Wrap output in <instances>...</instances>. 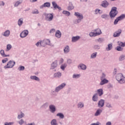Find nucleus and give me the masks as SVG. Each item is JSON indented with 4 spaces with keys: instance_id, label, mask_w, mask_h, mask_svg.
Returning <instances> with one entry per match:
<instances>
[{
    "instance_id": "f257e3e1",
    "label": "nucleus",
    "mask_w": 125,
    "mask_h": 125,
    "mask_svg": "<svg viewBox=\"0 0 125 125\" xmlns=\"http://www.w3.org/2000/svg\"><path fill=\"white\" fill-rule=\"evenodd\" d=\"M115 79L118 83H120V84L125 83V77L124 76L123 73H117L115 76Z\"/></svg>"
},
{
    "instance_id": "f03ea898",
    "label": "nucleus",
    "mask_w": 125,
    "mask_h": 125,
    "mask_svg": "<svg viewBox=\"0 0 125 125\" xmlns=\"http://www.w3.org/2000/svg\"><path fill=\"white\" fill-rule=\"evenodd\" d=\"M74 16H76L77 18L74 21L75 24H79V23H81L82 20L83 19V14L80 13L79 12H75L74 13Z\"/></svg>"
},
{
    "instance_id": "7ed1b4c3",
    "label": "nucleus",
    "mask_w": 125,
    "mask_h": 125,
    "mask_svg": "<svg viewBox=\"0 0 125 125\" xmlns=\"http://www.w3.org/2000/svg\"><path fill=\"white\" fill-rule=\"evenodd\" d=\"M116 7H113L111 8L110 12H109V16L111 19H113L117 16V14H118V12L117 11Z\"/></svg>"
},
{
    "instance_id": "20e7f679",
    "label": "nucleus",
    "mask_w": 125,
    "mask_h": 125,
    "mask_svg": "<svg viewBox=\"0 0 125 125\" xmlns=\"http://www.w3.org/2000/svg\"><path fill=\"white\" fill-rule=\"evenodd\" d=\"M44 16H45V19L46 20V21H48V22H51L52 20H53L54 18V15L52 13H43Z\"/></svg>"
},
{
    "instance_id": "39448f33",
    "label": "nucleus",
    "mask_w": 125,
    "mask_h": 125,
    "mask_svg": "<svg viewBox=\"0 0 125 125\" xmlns=\"http://www.w3.org/2000/svg\"><path fill=\"white\" fill-rule=\"evenodd\" d=\"M15 61L13 60L9 61L7 64L4 66V68L5 69H11L15 66Z\"/></svg>"
},
{
    "instance_id": "423d86ee",
    "label": "nucleus",
    "mask_w": 125,
    "mask_h": 125,
    "mask_svg": "<svg viewBox=\"0 0 125 125\" xmlns=\"http://www.w3.org/2000/svg\"><path fill=\"white\" fill-rule=\"evenodd\" d=\"M65 86H66V83H63L60 84L59 86L56 87L55 90H56L57 93H58V92H59L60 90L63 89V88H64Z\"/></svg>"
},
{
    "instance_id": "0eeeda50",
    "label": "nucleus",
    "mask_w": 125,
    "mask_h": 125,
    "mask_svg": "<svg viewBox=\"0 0 125 125\" xmlns=\"http://www.w3.org/2000/svg\"><path fill=\"white\" fill-rule=\"evenodd\" d=\"M125 18V15H122L120 16L119 17H117L116 20H115L114 21V25H117L118 24V23L119 21H122L123 19Z\"/></svg>"
},
{
    "instance_id": "6e6552de",
    "label": "nucleus",
    "mask_w": 125,
    "mask_h": 125,
    "mask_svg": "<svg viewBox=\"0 0 125 125\" xmlns=\"http://www.w3.org/2000/svg\"><path fill=\"white\" fill-rule=\"evenodd\" d=\"M87 68V67L86 66V65L83 63H80L78 65V68L79 69V70H82L83 71H85Z\"/></svg>"
},
{
    "instance_id": "1a4fd4ad",
    "label": "nucleus",
    "mask_w": 125,
    "mask_h": 125,
    "mask_svg": "<svg viewBox=\"0 0 125 125\" xmlns=\"http://www.w3.org/2000/svg\"><path fill=\"white\" fill-rule=\"evenodd\" d=\"M28 35H29V31L28 30H24L20 34V37L21 38H26Z\"/></svg>"
},
{
    "instance_id": "9d476101",
    "label": "nucleus",
    "mask_w": 125,
    "mask_h": 125,
    "mask_svg": "<svg viewBox=\"0 0 125 125\" xmlns=\"http://www.w3.org/2000/svg\"><path fill=\"white\" fill-rule=\"evenodd\" d=\"M57 66H58V61L55 60L51 64V70H54L55 68H57Z\"/></svg>"
},
{
    "instance_id": "9b49d317",
    "label": "nucleus",
    "mask_w": 125,
    "mask_h": 125,
    "mask_svg": "<svg viewBox=\"0 0 125 125\" xmlns=\"http://www.w3.org/2000/svg\"><path fill=\"white\" fill-rule=\"evenodd\" d=\"M101 6L104 7V8H107L109 6V2L107 0H104L102 1Z\"/></svg>"
},
{
    "instance_id": "f8f14e48",
    "label": "nucleus",
    "mask_w": 125,
    "mask_h": 125,
    "mask_svg": "<svg viewBox=\"0 0 125 125\" xmlns=\"http://www.w3.org/2000/svg\"><path fill=\"white\" fill-rule=\"evenodd\" d=\"M49 109L52 114H54L55 112H56V106L54 104H50L49 106Z\"/></svg>"
},
{
    "instance_id": "ddd939ff",
    "label": "nucleus",
    "mask_w": 125,
    "mask_h": 125,
    "mask_svg": "<svg viewBox=\"0 0 125 125\" xmlns=\"http://www.w3.org/2000/svg\"><path fill=\"white\" fill-rule=\"evenodd\" d=\"M104 104H105V100L101 99L98 103V106L99 108H102L104 107Z\"/></svg>"
},
{
    "instance_id": "4468645a",
    "label": "nucleus",
    "mask_w": 125,
    "mask_h": 125,
    "mask_svg": "<svg viewBox=\"0 0 125 125\" xmlns=\"http://www.w3.org/2000/svg\"><path fill=\"white\" fill-rule=\"evenodd\" d=\"M81 39V36H73L71 38V42H77L79 40Z\"/></svg>"
},
{
    "instance_id": "2eb2a0df",
    "label": "nucleus",
    "mask_w": 125,
    "mask_h": 125,
    "mask_svg": "<svg viewBox=\"0 0 125 125\" xmlns=\"http://www.w3.org/2000/svg\"><path fill=\"white\" fill-rule=\"evenodd\" d=\"M52 4L53 5V7H54V8L55 9H59V10H62V8H61L56 3V2L55 1H53L52 2Z\"/></svg>"
},
{
    "instance_id": "dca6fc26",
    "label": "nucleus",
    "mask_w": 125,
    "mask_h": 125,
    "mask_svg": "<svg viewBox=\"0 0 125 125\" xmlns=\"http://www.w3.org/2000/svg\"><path fill=\"white\" fill-rule=\"evenodd\" d=\"M70 52V46L66 45L63 49V53L64 54H68Z\"/></svg>"
},
{
    "instance_id": "f3484780",
    "label": "nucleus",
    "mask_w": 125,
    "mask_h": 125,
    "mask_svg": "<svg viewBox=\"0 0 125 125\" xmlns=\"http://www.w3.org/2000/svg\"><path fill=\"white\" fill-rule=\"evenodd\" d=\"M92 100L94 102H97V101H98V94H97V93H95L93 95Z\"/></svg>"
},
{
    "instance_id": "a211bd4d",
    "label": "nucleus",
    "mask_w": 125,
    "mask_h": 125,
    "mask_svg": "<svg viewBox=\"0 0 125 125\" xmlns=\"http://www.w3.org/2000/svg\"><path fill=\"white\" fill-rule=\"evenodd\" d=\"M62 36V33H61V31L60 30H58L56 31L55 37L57 38V39H60Z\"/></svg>"
},
{
    "instance_id": "6ab92c4d",
    "label": "nucleus",
    "mask_w": 125,
    "mask_h": 125,
    "mask_svg": "<svg viewBox=\"0 0 125 125\" xmlns=\"http://www.w3.org/2000/svg\"><path fill=\"white\" fill-rule=\"evenodd\" d=\"M0 54L2 57H9V55L5 54V52H4V50L1 49L0 50Z\"/></svg>"
},
{
    "instance_id": "aec40b11",
    "label": "nucleus",
    "mask_w": 125,
    "mask_h": 125,
    "mask_svg": "<svg viewBox=\"0 0 125 125\" xmlns=\"http://www.w3.org/2000/svg\"><path fill=\"white\" fill-rule=\"evenodd\" d=\"M54 78H56L57 79H60L61 77H62V73L60 72H58L54 74L53 75Z\"/></svg>"
},
{
    "instance_id": "412c9836",
    "label": "nucleus",
    "mask_w": 125,
    "mask_h": 125,
    "mask_svg": "<svg viewBox=\"0 0 125 125\" xmlns=\"http://www.w3.org/2000/svg\"><path fill=\"white\" fill-rule=\"evenodd\" d=\"M121 34H122V30L119 29L117 31L114 32L113 37L117 38V37H120Z\"/></svg>"
},
{
    "instance_id": "4be33fe9",
    "label": "nucleus",
    "mask_w": 125,
    "mask_h": 125,
    "mask_svg": "<svg viewBox=\"0 0 125 125\" xmlns=\"http://www.w3.org/2000/svg\"><path fill=\"white\" fill-rule=\"evenodd\" d=\"M102 112H103L102 109L99 108L97 110V111L95 113L94 116L95 117H98V116H100V115H101V113H102Z\"/></svg>"
},
{
    "instance_id": "5701e85b",
    "label": "nucleus",
    "mask_w": 125,
    "mask_h": 125,
    "mask_svg": "<svg viewBox=\"0 0 125 125\" xmlns=\"http://www.w3.org/2000/svg\"><path fill=\"white\" fill-rule=\"evenodd\" d=\"M96 36H100L101 34H102V31H101V29L100 28H97L94 30Z\"/></svg>"
},
{
    "instance_id": "b1692460",
    "label": "nucleus",
    "mask_w": 125,
    "mask_h": 125,
    "mask_svg": "<svg viewBox=\"0 0 125 125\" xmlns=\"http://www.w3.org/2000/svg\"><path fill=\"white\" fill-rule=\"evenodd\" d=\"M43 7H50V3L49 2H46L44 3L43 5L40 6V8H43Z\"/></svg>"
},
{
    "instance_id": "393cba45",
    "label": "nucleus",
    "mask_w": 125,
    "mask_h": 125,
    "mask_svg": "<svg viewBox=\"0 0 125 125\" xmlns=\"http://www.w3.org/2000/svg\"><path fill=\"white\" fill-rule=\"evenodd\" d=\"M24 19L23 18H21L19 19L18 21V25L19 26V27H21L22 25H23V23H24Z\"/></svg>"
},
{
    "instance_id": "a878e982",
    "label": "nucleus",
    "mask_w": 125,
    "mask_h": 125,
    "mask_svg": "<svg viewBox=\"0 0 125 125\" xmlns=\"http://www.w3.org/2000/svg\"><path fill=\"white\" fill-rule=\"evenodd\" d=\"M101 82L100 83V85H104V84H106V83H108L109 81L107 79H101Z\"/></svg>"
},
{
    "instance_id": "bb28decb",
    "label": "nucleus",
    "mask_w": 125,
    "mask_h": 125,
    "mask_svg": "<svg viewBox=\"0 0 125 125\" xmlns=\"http://www.w3.org/2000/svg\"><path fill=\"white\" fill-rule=\"evenodd\" d=\"M81 76L80 74L74 73L72 75V79L78 80V79H80Z\"/></svg>"
},
{
    "instance_id": "cd10ccee",
    "label": "nucleus",
    "mask_w": 125,
    "mask_h": 125,
    "mask_svg": "<svg viewBox=\"0 0 125 125\" xmlns=\"http://www.w3.org/2000/svg\"><path fill=\"white\" fill-rule=\"evenodd\" d=\"M3 37H9L10 36V31L9 30H7L5 31L4 33L2 34Z\"/></svg>"
},
{
    "instance_id": "c85d7f7f",
    "label": "nucleus",
    "mask_w": 125,
    "mask_h": 125,
    "mask_svg": "<svg viewBox=\"0 0 125 125\" xmlns=\"http://www.w3.org/2000/svg\"><path fill=\"white\" fill-rule=\"evenodd\" d=\"M103 13V12L102 11V10L98 8H96L94 10V14L95 15H97V14H102Z\"/></svg>"
},
{
    "instance_id": "c756f323",
    "label": "nucleus",
    "mask_w": 125,
    "mask_h": 125,
    "mask_svg": "<svg viewBox=\"0 0 125 125\" xmlns=\"http://www.w3.org/2000/svg\"><path fill=\"white\" fill-rule=\"evenodd\" d=\"M22 2H23V0H19L15 2V3L14 4V5L15 7H17V6H19L20 4H22Z\"/></svg>"
},
{
    "instance_id": "7c9ffc66",
    "label": "nucleus",
    "mask_w": 125,
    "mask_h": 125,
    "mask_svg": "<svg viewBox=\"0 0 125 125\" xmlns=\"http://www.w3.org/2000/svg\"><path fill=\"white\" fill-rule=\"evenodd\" d=\"M57 117H59V118L60 119H61V120H63V119H64V118H65V116L64 115V114H63L61 112H59L58 113L56 114Z\"/></svg>"
},
{
    "instance_id": "2f4dec72",
    "label": "nucleus",
    "mask_w": 125,
    "mask_h": 125,
    "mask_svg": "<svg viewBox=\"0 0 125 125\" xmlns=\"http://www.w3.org/2000/svg\"><path fill=\"white\" fill-rule=\"evenodd\" d=\"M77 106L79 109H82V108H83V107H84V104H83V102H80L78 103Z\"/></svg>"
},
{
    "instance_id": "473e14b6",
    "label": "nucleus",
    "mask_w": 125,
    "mask_h": 125,
    "mask_svg": "<svg viewBox=\"0 0 125 125\" xmlns=\"http://www.w3.org/2000/svg\"><path fill=\"white\" fill-rule=\"evenodd\" d=\"M97 94L101 97L103 94V89L102 88L98 89L97 90Z\"/></svg>"
},
{
    "instance_id": "72a5a7b5",
    "label": "nucleus",
    "mask_w": 125,
    "mask_h": 125,
    "mask_svg": "<svg viewBox=\"0 0 125 125\" xmlns=\"http://www.w3.org/2000/svg\"><path fill=\"white\" fill-rule=\"evenodd\" d=\"M30 79L33 81H36V82H40V78L36 76H31Z\"/></svg>"
},
{
    "instance_id": "f704fd0d",
    "label": "nucleus",
    "mask_w": 125,
    "mask_h": 125,
    "mask_svg": "<svg viewBox=\"0 0 125 125\" xmlns=\"http://www.w3.org/2000/svg\"><path fill=\"white\" fill-rule=\"evenodd\" d=\"M113 48V44L112 43L108 44L107 47L106 48L107 51H110Z\"/></svg>"
},
{
    "instance_id": "c9c22d12",
    "label": "nucleus",
    "mask_w": 125,
    "mask_h": 125,
    "mask_svg": "<svg viewBox=\"0 0 125 125\" xmlns=\"http://www.w3.org/2000/svg\"><path fill=\"white\" fill-rule=\"evenodd\" d=\"M96 56H97V52H94L91 54L90 59H94L96 58Z\"/></svg>"
},
{
    "instance_id": "e433bc0d",
    "label": "nucleus",
    "mask_w": 125,
    "mask_h": 125,
    "mask_svg": "<svg viewBox=\"0 0 125 125\" xmlns=\"http://www.w3.org/2000/svg\"><path fill=\"white\" fill-rule=\"evenodd\" d=\"M89 35L91 37H97V36L96 35V34L95 33V32L94 31V30L90 32L89 34Z\"/></svg>"
},
{
    "instance_id": "4c0bfd02",
    "label": "nucleus",
    "mask_w": 125,
    "mask_h": 125,
    "mask_svg": "<svg viewBox=\"0 0 125 125\" xmlns=\"http://www.w3.org/2000/svg\"><path fill=\"white\" fill-rule=\"evenodd\" d=\"M24 117H25V114L21 112L20 114L18 115V120H20V119H22V118H24Z\"/></svg>"
},
{
    "instance_id": "58836bf2",
    "label": "nucleus",
    "mask_w": 125,
    "mask_h": 125,
    "mask_svg": "<svg viewBox=\"0 0 125 125\" xmlns=\"http://www.w3.org/2000/svg\"><path fill=\"white\" fill-rule=\"evenodd\" d=\"M51 125H58L57 120L56 119L52 120L51 121Z\"/></svg>"
},
{
    "instance_id": "ea45409f",
    "label": "nucleus",
    "mask_w": 125,
    "mask_h": 125,
    "mask_svg": "<svg viewBox=\"0 0 125 125\" xmlns=\"http://www.w3.org/2000/svg\"><path fill=\"white\" fill-rule=\"evenodd\" d=\"M12 48V45L11 44H8L6 45V51H9Z\"/></svg>"
},
{
    "instance_id": "a19ab883",
    "label": "nucleus",
    "mask_w": 125,
    "mask_h": 125,
    "mask_svg": "<svg viewBox=\"0 0 125 125\" xmlns=\"http://www.w3.org/2000/svg\"><path fill=\"white\" fill-rule=\"evenodd\" d=\"M67 63H64L61 65L60 68H61V70H62V71H64L65 70V69H66V67H67Z\"/></svg>"
},
{
    "instance_id": "79ce46f5",
    "label": "nucleus",
    "mask_w": 125,
    "mask_h": 125,
    "mask_svg": "<svg viewBox=\"0 0 125 125\" xmlns=\"http://www.w3.org/2000/svg\"><path fill=\"white\" fill-rule=\"evenodd\" d=\"M118 45H119V46H121L122 47H125V42H123L121 41H119L117 42Z\"/></svg>"
},
{
    "instance_id": "37998d69",
    "label": "nucleus",
    "mask_w": 125,
    "mask_h": 125,
    "mask_svg": "<svg viewBox=\"0 0 125 125\" xmlns=\"http://www.w3.org/2000/svg\"><path fill=\"white\" fill-rule=\"evenodd\" d=\"M44 41L45 42V43H46V45H51L49 39H44Z\"/></svg>"
},
{
    "instance_id": "c03bdc74",
    "label": "nucleus",
    "mask_w": 125,
    "mask_h": 125,
    "mask_svg": "<svg viewBox=\"0 0 125 125\" xmlns=\"http://www.w3.org/2000/svg\"><path fill=\"white\" fill-rule=\"evenodd\" d=\"M62 14H63L64 15H66V16H70V15H71V13L68 11H63Z\"/></svg>"
},
{
    "instance_id": "a18cd8bd",
    "label": "nucleus",
    "mask_w": 125,
    "mask_h": 125,
    "mask_svg": "<svg viewBox=\"0 0 125 125\" xmlns=\"http://www.w3.org/2000/svg\"><path fill=\"white\" fill-rule=\"evenodd\" d=\"M119 61H124L125 60V55H121L119 58Z\"/></svg>"
},
{
    "instance_id": "49530a36",
    "label": "nucleus",
    "mask_w": 125,
    "mask_h": 125,
    "mask_svg": "<svg viewBox=\"0 0 125 125\" xmlns=\"http://www.w3.org/2000/svg\"><path fill=\"white\" fill-rule=\"evenodd\" d=\"M18 71H24V70H25V66L22 65H20L18 68Z\"/></svg>"
},
{
    "instance_id": "de8ad7c7",
    "label": "nucleus",
    "mask_w": 125,
    "mask_h": 125,
    "mask_svg": "<svg viewBox=\"0 0 125 125\" xmlns=\"http://www.w3.org/2000/svg\"><path fill=\"white\" fill-rule=\"evenodd\" d=\"M116 50H117V51H123L124 48L122 47L121 46H117L116 48Z\"/></svg>"
},
{
    "instance_id": "09e8293b",
    "label": "nucleus",
    "mask_w": 125,
    "mask_h": 125,
    "mask_svg": "<svg viewBox=\"0 0 125 125\" xmlns=\"http://www.w3.org/2000/svg\"><path fill=\"white\" fill-rule=\"evenodd\" d=\"M39 13H40L39 10L37 9H35L32 12V14H39Z\"/></svg>"
},
{
    "instance_id": "8fccbe9b",
    "label": "nucleus",
    "mask_w": 125,
    "mask_h": 125,
    "mask_svg": "<svg viewBox=\"0 0 125 125\" xmlns=\"http://www.w3.org/2000/svg\"><path fill=\"white\" fill-rule=\"evenodd\" d=\"M93 48H94L95 50H98L100 49V46L99 45H94L93 47Z\"/></svg>"
},
{
    "instance_id": "3c124183",
    "label": "nucleus",
    "mask_w": 125,
    "mask_h": 125,
    "mask_svg": "<svg viewBox=\"0 0 125 125\" xmlns=\"http://www.w3.org/2000/svg\"><path fill=\"white\" fill-rule=\"evenodd\" d=\"M66 63L68 65H71V64H72L73 63V61H72V60L71 59H67V61H66Z\"/></svg>"
},
{
    "instance_id": "603ef678",
    "label": "nucleus",
    "mask_w": 125,
    "mask_h": 125,
    "mask_svg": "<svg viewBox=\"0 0 125 125\" xmlns=\"http://www.w3.org/2000/svg\"><path fill=\"white\" fill-rule=\"evenodd\" d=\"M56 93H57V92L56 91V90L55 89V90H52L51 91V95H54V96L57 95V94Z\"/></svg>"
},
{
    "instance_id": "864d4df0",
    "label": "nucleus",
    "mask_w": 125,
    "mask_h": 125,
    "mask_svg": "<svg viewBox=\"0 0 125 125\" xmlns=\"http://www.w3.org/2000/svg\"><path fill=\"white\" fill-rule=\"evenodd\" d=\"M41 46H42L43 47H44L46 45V44L45 43V42L44 40L41 41Z\"/></svg>"
},
{
    "instance_id": "5fc2aeb1",
    "label": "nucleus",
    "mask_w": 125,
    "mask_h": 125,
    "mask_svg": "<svg viewBox=\"0 0 125 125\" xmlns=\"http://www.w3.org/2000/svg\"><path fill=\"white\" fill-rule=\"evenodd\" d=\"M101 18H103V19H107L108 18V15L103 14L101 15Z\"/></svg>"
},
{
    "instance_id": "6e6d98bb",
    "label": "nucleus",
    "mask_w": 125,
    "mask_h": 125,
    "mask_svg": "<svg viewBox=\"0 0 125 125\" xmlns=\"http://www.w3.org/2000/svg\"><path fill=\"white\" fill-rule=\"evenodd\" d=\"M59 63L60 65H61V64H63V63H64V59L62 58H60L59 61Z\"/></svg>"
},
{
    "instance_id": "4d7b16f0",
    "label": "nucleus",
    "mask_w": 125,
    "mask_h": 125,
    "mask_svg": "<svg viewBox=\"0 0 125 125\" xmlns=\"http://www.w3.org/2000/svg\"><path fill=\"white\" fill-rule=\"evenodd\" d=\"M35 45H36V46H37V47H39V46H42V44H41V41H39V42H38L35 44Z\"/></svg>"
},
{
    "instance_id": "13d9d810",
    "label": "nucleus",
    "mask_w": 125,
    "mask_h": 125,
    "mask_svg": "<svg viewBox=\"0 0 125 125\" xmlns=\"http://www.w3.org/2000/svg\"><path fill=\"white\" fill-rule=\"evenodd\" d=\"M71 5L70 6H69L68 7V10H73L74 9V6H73V4H72V3H70Z\"/></svg>"
},
{
    "instance_id": "bf43d9fd",
    "label": "nucleus",
    "mask_w": 125,
    "mask_h": 125,
    "mask_svg": "<svg viewBox=\"0 0 125 125\" xmlns=\"http://www.w3.org/2000/svg\"><path fill=\"white\" fill-rule=\"evenodd\" d=\"M8 61V59L7 58H5L4 59L2 60V63L4 64V63H6Z\"/></svg>"
},
{
    "instance_id": "052dcab7",
    "label": "nucleus",
    "mask_w": 125,
    "mask_h": 125,
    "mask_svg": "<svg viewBox=\"0 0 125 125\" xmlns=\"http://www.w3.org/2000/svg\"><path fill=\"white\" fill-rule=\"evenodd\" d=\"M18 124H19L20 125H22L24 124V120L21 119V120L18 121Z\"/></svg>"
},
{
    "instance_id": "680f3d73",
    "label": "nucleus",
    "mask_w": 125,
    "mask_h": 125,
    "mask_svg": "<svg viewBox=\"0 0 125 125\" xmlns=\"http://www.w3.org/2000/svg\"><path fill=\"white\" fill-rule=\"evenodd\" d=\"M106 107H107V108H113L112 104H111L109 103H106Z\"/></svg>"
},
{
    "instance_id": "e2e57ef3",
    "label": "nucleus",
    "mask_w": 125,
    "mask_h": 125,
    "mask_svg": "<svg viewBox=\"0 0 125 125\" xmlns=\"http://www.w3.org/2000/svg\"><path fill=\"white\" fill-rule=\"evenodd\" d=\"M14 125V122H10V123L6 122L4 123V125Z\"/></svg>"
},
{
    "instance_id": "0e129e2a",
    "label": "nucleus",
    "mask_w": 125,
    "mask_h": 125,
    "mask_svg": "<svg viewBox=\"0 0 125 125\" xmlns=\"http://www.w3.org/2000/svg\"><path fill=\"white\" fill-rule=\"evenodd\" d=\"M54 33H55V29L52 28L50 30L49 33L50 34H54Z\"/></svg>"
},
{
    "instance_id": "69168bd1",
    "label": "nucleus",
    "mask_w": 125,
    "mask_h": 125,
    "mask_svg": "<svg viewBox=\"0 0 125 125\" xmlns=\"http://www.w3.org/2000/svg\"><path fill=\"white\" fill-rule=\"evenodd\" d=\"M105 78H106V74L103 73L102 76L101 77V80L105 79Z\"/></svg>"
},
{
    "instance_id": "338daca9",
    "label": "nucleus",
    "mask_w": 125,
    "mask_h": 125,
    "mask_svg": "<svg viewBox=\"0 0 125 125\" xmlns=\"http://www.w3.org/2000/svg\"><path fill=\"white\" fill-rule=\"evenodd\" d=\"M90 125H102V124L100 123L99 122H97L96 123H92L91 124H90Z\"/></svg>"
},
{
    "instance_id": "774afa93",
    "label": "nucleus",
    "mask_w": 125,
    "mask_h": 125,
    "mask_svg": "<svg viewBox=\"0 0 125 125\" xmlns=\"http://www.w3.org/2000/svg\"><path fill=\"white\" fill-rule=\"evenodd\" d=\"M98 42H104V39L99 38V39H98Z\"/></svg>"
}]
</instances>
